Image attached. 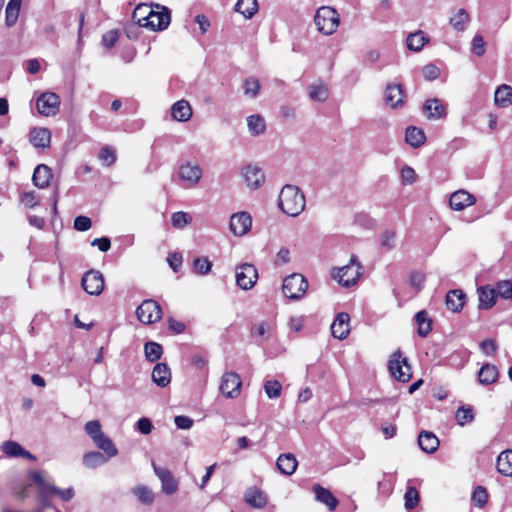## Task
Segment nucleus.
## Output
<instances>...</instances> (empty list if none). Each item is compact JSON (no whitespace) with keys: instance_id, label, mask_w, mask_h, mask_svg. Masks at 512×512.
Wrapping results in <instances>:
<instances>
[{"instance_id":"30","label":"nucleus","mask_w":512,"mask_h":512,"mask_svg":"<svg viewBox=\"0 0 512 512\" xmlns=\"http://www.w3.org/2000/svg\"><path fill=\"white\" fill-rule=\"evenodd\" d=\"M497 471L504 476H512V450L502 451L497 458Z\"/></svg>"},{"instance_id":"54","label":"nucleus","mask_w":512,"mask_h":512,"mask_svg":"<svg viewBox=\"0 0 512 512\" xmlns=\"http://www.w3.org/2000/svg\"><path fill=\"white\" fill-rule=\"evenodd\" d=\"M472 499L479 507H483L488 501V494L482 486L476 487L473 492Z\"/></svg>"},{"instance_id":"27","label":"nucleus","mask_w":512,"mask_h":512,"mask_svg":"<svg viewBox=\"0 0 512 512\" xmlns=\"http://www.w3.org/2000/svg\"><path fill=\"white\" fill-rule=\"evenodd\" d=\"M418 444L421 450L431 454L437 450L439 446V440L432 432L423 431L418 436Z\"/></svg>"},{"instance_id":"3","label":"nucleus","mask_w":512,"mask_h":512,"mask_svg":"<svg viewBox=\"0 0 512 512\" xmlns=\"http://www.w3.org/2000/svg\"><path fill=\"white\" fill-rule=\"evenodd\" d=\"M84 429L93 440L94 444L102 450L108 457H115L118 450L112 440L102 432L101 424L98 420L88 421Z\"/></svg>"},{"instance_id":"33","label":"nucleus","mask_w":512,"mask_h":512,"mask_svg":"<svg viewBox=\"0 0 512 512\" xmlns=\"http://www.w3.org/2000/svg\"><path fill=\"white\" fill-rule=\"evenodd\" d=\"M494 100L499 107H508L512 103V87L506 84L499 86L495 91Z\"/></svg>"},{"instance_id":"28","label":"nucleus","mask_w":512,"mask_h":512,"mask_svg":"<svg viewBox=\"0 0 512 512\" xmlns=\"http://www.w3.org/2000/svg\"><path fill=\"white\" fill-rule=\"evenodd\" d=\"M277 468L284 475H292L297 469V459L293 454H281L276 462Z\"/></svg>"},{"instance_id":"43","label":"nucleus","mask_w":512,"mask_h":512,"mask_svg":"<svg viewBox=\"0 0 512 512\" xmlns=\"http://www.w3.org/2000/svg\"><path fill=\"white\" fill-rule=\"evenodd\" d=\"M22 0H10L6 7V24L12 26L16 23Z\"/></svg>"},{"instance_id":"47","label":"nucleus","mask_w":512,"mask_h":512,"mask_svg":"<svg viewBox=\"0 0 512 512\" xmlns=\"http://www.w3.org/2000/svg\"><path fill=\"white\" fill-rule=\"evenodd\" d=\"M497 297L512 299V280H500L495 286Z\"/></svg>"},{"instance_id":"9","label":"nucleus","mask_w":512,"mask_h":512,"mask_svg":"<svg viewBox=\"0 0 512 512\" xmlns=\"http://www.w3.org/2000/svg\"><path fill=\"white\" fill-rule=\"evenodd\" d=\"M242 380L235 372H226L220 379V393L228 399H235L241 393Z\"/></svg>"},{"instance_id":"63","label":"nucleus","mask_w":512,"mask_h":512,"mask_svg":"<svg viewBox=\"0 0 512 512\" xmlns=\"http://www.w3.org/2000/svg\"><path fill=\"white\" fill-rule=\"evenodd\" d=\"M152 6L147 4H139L133 12V18L134 20L139 24V20L141 18H145L146 15H148L150 9Z\"/></svg>"},{"instance_id":"62","label":"nucleus","mask_w":512,"mask_h":512,"mask_svg":"<svg viewBox=\"0 0 512 512\" xmlns=\"http://www.w3.org/2000/svg\"><path fill=\"white\" fill-rule=\"evenodd\" d=\"M425 280V274L422 272H413L410 276V283L417 290H421L423 288Z\"/></svg>"},{"instance_id":"55","label":"nucleus","mask_w":512,"mask_h":512,"mask_svg":"<svg viewBox=\"0 0 512 512\" xmlns=\"http://www.w3.org/2000/svg\"><path fill=\"white\" fill-rule=\"evenodd\" d=\"M47 487L50 493L56 494L63 501H69L74 497V490L71 487L67 489H59L53 485Z\"/></svg>"},{"instance_id":"19","label":"nucleus","mask_w":512,"mask_h":512,"mask_svg":"<svg viewBox=\"0 0 512 512\" xmlns=\"http://www.w3.org/2000/svg\"><path fill=\"white\" fill-rule=\"evenodd\" d=\"M331 333L334 338L344 340L350 333V316L345 313H339L331 325Z\"/></svg>"},{"instance_id":"60","label":"nucleus","mask_w":512,"mask_h":512,"mask_svg":"<svg viewBox=\"0 0 512 512\" xmlns=\"http://www.w3.org/2000/svg\"><path fill=\"white\" fill-rule=\"evenodd\" d=\"M92 222L89 217L86 216H77L74 219V228L78 231L84 232L91 228Z\"/></svg>"},{"instance_id":"58","label":"nucleus","mask_w":512,"mask_h":512,"mask_svg":"<svg viewBox=\"0 0 512 512\" xmlns=\"http://www.w3.org/2000/svg\"><path fill=\"white\" fill-rule=\"evenodd\" d=\"M486 43L481 35H475L472 40V51L477 56H482L485 53Z\"/></svg>"},{"instance_id":"17","label":"nucleus","mask_w":512,"mask_h":512,"mask_svg":"<svg viewBox=\"0 0 512 512\" xmlns=\"http://www.w3.org/2000/svg\"><path fill=\"white\" fill-rule=\"evenodd\" d=\"M476 202L474 195L466 190H458L451 194L449 199V205L454 211H462Z\"/></svg>"},{"instance_id":"16","label":"nucleus","mask_w":512,"mask_h":512,"mask_svg":"<svg viewBox=\"0 0 512 512\" xmlns=\"http://www.w3.org/2000/svg\"><path fill=\"white\" fill-rule=\"evenodd\" d=\"M152 467L161 482L163 493L167 495L174 494L178 490V481L173 477L172 473L167 468L157 466L153 461Z\"/></svg>"},{"instance_id":"45","label":"nucleus","mask_w":512,"mask_h":512,"mask_svg":"<svg viewBox=\"0 0 512 512\" xmlns=\"http://www.w3.org/2000/svg\"><path fill=\"white\" fill-rule=\"evenodd\" d=\"M263 388L269 399H277L281 396L282 385L278 380H266L264 382Z\"/></svg>"},{"instance_id":"20","label":"nucleus","mask_w":512,"mask_h":512,"mask_svg":"<svg viewBox=\"0 0 512 512\" xmlns=\"http://www.w3.org/2000/svg\"><path fill=\"white\" fill-rule=\"evenodd\" d=\"M478 308L488 310L496 304V289L492 285H483L477 288Z\"/></svg>"},{"instance_id":"13","label":"nucleus","mask_w":512,"mask_h":512,"mask_svg":"<svg viewBox=\"0 0 512 512\" xmlns=\"http://www.w3.org/2000/svg\"><path fill=\"white\" fill-rule=\"evenodd\" d=\"M81 284L88 294L98 296L104 289V278L99 271L90 270L83 275Z\"/></svg>"},{"instance_id":"53","label":"nucleus","mask_w":512,"mask_h":512,"mask_svg":"<svg viewBox=\"0 0 512 512\" xmlns=\"http://www.w3.org/2000/svg\"><path fill=\"white\" fill-rule=\"evenodd\" d=\"M99 159L105 166H111L116 161V153L109 147H104L99 153Z\"/></svg>"},{"instance_id":"18","label":"nucleus","mask_w":512,"mask_h":512,"mask_svg":"<svg viewBox=\"0 0 512 512\" xmlns=\"http://www.w3.org/2000/svg\"><path fill=\"white\" fill-rule=\"evenodd\" d=\"M423 113L430 120H438L447 115V105L438 98H432L425 101Z\"/></svg>"},{"instance_id":"40","label":"nucleus","mask_w":512,"mask_h":512,"mask_svg":"<svg viewBox=\"0 0 512 512\" xmlns=\"http://www.w3.org/2000/svg\"><path fill=\"white\" fill-rule=\"evenodd\" d=\"M235 10L245 18L250 19L258 11L257 0H238L235 5Z\"/></svg>"},{"instance_id":"4","label":"nucleus","mask_w":512,"mask_h":512,"mask_svg":"<svg viewBox=\"0 0 512 512\" xmlns=\"http://www.w3.org/2000/svg\"><path fill=\"white\" fill-rule=\"evenodd\" d=\"M314 22L321 33L331 35L338 28L340 18L338 12L334 8L323 6L317 10Z\"/></svg>"},{"instance_id":"35","label":"nucleus","mask_w":512,"mask_h":512,"mask_svg":"<svg viewBox=\"0 0 512 512\" xmlns=\"http://www.w3.org/2000/svg\"><path fill=\"white\" fill-rule=\"evenodd\" d=\"M425 133L422 129L411 126L406 129L405 140L412 147H420L425 142Z\"/></svg>"},{"instance_id":"38","label":"nucleus","mask_w":512,"mask_h":512,"mask_svg":"<svg viewBox=\"0 0 512 512\" xmlns=\"http://www.w3.org/2000/svg\"><path fill=\"white\" fill-rule=\"evenodd\" d=\"M417 333L421 337H426L432 329V321L428 316V313L424 310L419 311L416 316Z\"/></svg>"},{"instance_id":"39","label":"nucleus","mask_w":512,"mask_h":512,"mask_svg":"<svg viewBox=\"0 0 512 512\" xmlns=\"http://www.w3.org/2000/svg\"><path fill=\"white\" fill-rule=\"evenodd\" d=\"M109 458L100 452L91 451L83 456V464L87 468L94 469L106 463Z\"/></svg>"},{"instance_id":"61","label":"nucleus","mask_w":512,"mask_h":512,"mask_svg":"<svg viewBox=\"0 0 512 512\" xmlns=\"http://www.w3.org/2000/svg\"><path fill=\"white\" fill-rule=\"evenodd\" d=\"M21 202L27 208H34L38 205L39 199L34 192H26L22 195Z\"/></svg>"},{"instance_id":"42","label":"nucleus","mask_w":512,"mask_h":512,"mask_svg":"<svg viewBox=\"0 0 512 512\" xmlns=\"http://www.w3.org/2000/svg\"><path fill=\"white\" fill-rule=\"evenodd\" d=\"M162 346L154 341H149L144 345L145 358L149 362H156L162 356Z\"/></svg>"},{"instance_id":"29","label":"nucleus","mask_w":512,"mask_h":512,"mask_svg":"<svg viewBox=\"0 0 512 512\" xmlns=\"http://www.w3.org/2000/svg\"><path fill=\"white\" fill-rule=\"evenodd\" d=\"M30 141L34 147L46 148L50 145L51 133L46 128H34L30 132Z\"/></svg>"},{"instance_id":"57","label":"nucleus","mask_w":512,"mask_h":512,"mask_svg":"<svg viewBox=\"0 0 512 512\" xmlns=\"http://www.w3.org/2000/svg\"><path fill=\"white\" fill-rule=\"evenodd\" d=\"M416 178V172L412 167L404 166L401 169V179L404 184L411 185L416 181Z\"/></svg>"},{"instance_id":"23","label":"nucleus","mask_w":512,"mask_h":512,"mask_svg":"<svg viewBox=\"0 0 512 512\" xmlns=\"http://www.w3.org/2000/svg\"><path fill=\"white\" fill-rule=\"evenodd\" d=\"M2 451L8 457H23L30 460H36V457L29 451L25 450L19 443L15 441H5L2 444Z\"/></svg>"},{"instance_id":"26","label":"nucleus","mask_w":512,"mask_h":512,"mask_svg":"<svg viewBox=\"0 0 512 512\" xmlns=\"http://www.w3.org/2000/svg\"><path fill=\"white\" fill-rule=\"evenodd\" d=\"M51 179L52 171L48 166L40 164L35 168L32 180L36 187L41 189L46 188L49 185Z\"/></svg>"},{"instance_id":"7","label":"nucleus","mask_w":512,"mask_h":512,"mask_svg":"<svg viewBox=\"0 0 512 512\" xmlns=\"http://www.w3.org/2000/svg\"><path fill=\"white\" fill-rule=\"evenodd\" d=\"M308 288L306 278L298 273L291 274L283 280L282 291L292 300H298L304 296Z\"/></svg>"},{"instance_id":"12","label":"nucleus","mask_w":512,"mask_h":512,"mask_svg":"<svg viewBox=\"0 0 512 512\" xmlns=\"http://www.w3.org/2000/svg\"><path fill=\"white\" fill-rule=\"evenodd\" d=\"M36 105L41 115L54 116L59 111L60 98L55 93L46 92L38 97Z\"/></svg>"},{"instance_id":"31","label":"nucleus","mask_w":512,"mask_h":512,"mask_svg":"<svg viewBox=\"0 0 512 512\" xmlns=\"http://www.w3.org/2000/svg\"><path fill=\"white\" fill-rule=\"evenodd\" d=\"M245 500L249 505L255 508H262L267 503V496L263 491L257 488H250L245 493Z\"/></svg>"},{"instance_id":"41","label":"nucleus","mask_w":512,"mask_h":512,"mask_svg":"<svg viewBox=\"0 0 512 512\" xmlns=\"http://www.w3.org/2000/svg\"><path fill=\"white\" fill-rule=\"evenodd\" d=\"M427 41L428 38L422 31L411 33L406 40L408 49L415 52L420 51Z\"/></svg>"},{"instance_id":"25","label":"nucleus","mask_w":512,"mask_h":512,"mask_svg":"<svg viewBox=\"0 0 512 512\" xmlns=\"http://www.w3.org/2000/svg\"><path fill=\"white\" fill-rule=\"evenodd\" d=\"M465 300L466 295L462 290H451L446 295V307L454 313L460 312L465 304Z\"/></svg>"},{"instance_id":"24","label":"nucleus","mask_w":512,"mask_h":512,"mask_svg":"<svg viewBox=\"0 0 512 512\" xmlns=\"http://www.w3.org/2000/svg\"><path fill=\"white\" fill-rule=\"evenodd\" d=\"M171 115L174 120L186 122L192 117V108L188 101L179 100L171 107Z\"/></svg>"},{"instance_id":"37","label":"nucleus","mask_w":512,"mask_h":512,"mask_svg":"<svg viewBox=\"0 0 512 512\" xmlns=\"http://www.w3.org/2000/svg\"><path fill=\"white\" fill-rule=\"evenodd\" d=\"M469 22L470 16L468 12L463 8L459 9L457 13L453 15L449 20V23L451 24L453 29L458 32H463L466 29Z\"/></svg>"},{"instance_id":"10","label":"nucleus","mask_w":512,"mask_h":512,"mask_svg":"<svg viewBox=\"0 0 512 512\" xmlns=\"http://www.w3.org/2000/svg\"><path fill=\"white\" fill-rule=\"evenodd\" d=\"M177 174L187 187H195L202 179L203 170L199 164L186 161L179 166Z\"/></svg>"},{"instance_id":"8","label":"nucleus","mask_w":512,"mask_h":512,"mask_svg":"<svg viewBox=\"0 0 512 512\" xmlns=\"http://www.w3.org/2000/svg\"><path fill=\"white\" fill-rule=\"evenodd\" d=\"M136 315L143 324H153L162 318V309L156 301L148 299L138 306Z\"/></svg>"},{"instance_id":"46","label":"nucleus","mask_w":512,"mask_h":512,"mask_svg":"<svg viewBox=\"0 0 512 512\" xmlns=\"http://www.w3.org/2000/svg\"><path fill=\"white\" fill-rule=\"evenodd\" d=\"M244 95L249 98H255L260 91L259 80L255 77H248L243 82Z\"/></svg>"},{"instance_id":"22","label":"nucleus","mask_w":512,"mask_h":512,"mask_svg":"<svg viewBox=\"0 0 512 512\" xmlns=\"http://www.w3.org/2000/svg\"><path fill=\"white\" fill-rule=\"evenodd\" d=\"M152 381L159 387H167L171 382V371L167 364L157 363L152 370Z\"/></svg>"},{"instance_id":"2","label":"nucleus","mask_w":512,"mask_h":512,"mask_svg":"<svg viewBox=\"0 0 512 512\" xmlns=\"http://www.w3.org/2000/svg\"><path fill=\"white\" fill-rule=\"evenodd\" d=\"M363 274V267L358 262L357 257L352 255L347 265L335 268L332 271V277L343 287H350L357 283Z\"/></svg>"},{"instance_id":"5","label":"nucleus","mask_w":512,"mask_h":512,"mask_svg":"<svg viewBox=\"0 0 512 512\" xmlns=\"http://www.w3.org/2000/svg\"><path fill=\"white\" fill-rule=\"evenodd\" d=\"M170 13L166 7L156 5L155 8L151 7L148 15L139 20V25L142 27H149L152 30H164L170 23Z\"/></svg>"},{"instance_id":"64","label":"nucleus","mask_w":512,"mask_h":512,"mask_svg":"<svg viewBox=\"0 0 512 512\" xmlns=\"http://www.w3.org/2000/svg\"><path fill=\"white\" fill-rule=\"evenodd\" d=\"M481 351L486 355H492L497 350V343L495 340L486 339L480 344Z\"/></svg>"},{"instance_id":"56","label":"nucleus","mask_w":512,"mask_h":512,"mask_svg":"<svg viewBox=\"0 0 512 512\" xmlns=\"http://www.w3.org/2000/svg\"><path fill=\"white\" fill-rule=\"evenodd\" d=\"M119 39L118 30H109L102 36V44L110 49L112 48Z\"/></svg>"},{"instance_id":"36","label":"nucleus","mask_w":512,"mask_h":512,"mask_svg":"<svg viewBox=\"0 0 512 512\" xmlns=\"http://www.w3.org/2000/svg\"><path fill=\"white\" fill-rule=\"evenodd\" d=\"M247 126L250 134L253 136H259L266 130L265 119L259 114L249 116L247 118Z\"/></svg>"},{"instance_id":"44","label":"nucleus","mask_w":512,"mask_h":512,"mask_svg":"<svg viewBox=\"0 0 512 512\" xmlns=\"http://www.w3.org/2000/svg\"><path fill=\"white\" fill-rule=\"evenodd\" d=\"M329 96V91L323 83L313 84L309 86V97L313 101L323 102Z\"/></svg>"},{"instance_id":"50","label":"nucleus","mask_w":512,"mask_h":512,"mask_svg":"<svg viewBox=\"0 0 512 512\" xmlns=\"http://www.w3.org/2000/svg\"><path fill=\"white\" fill-rule=\"evenodd\" d=\"M212 263L206 257H198L193 261V272L199 275H206L211 271Z\"/></svg>"},{"instance_id":"59","label":"nucleus","mask_w":512,"mask_h":512,"mask_svg":"<svg viewBox=\"0 0 512 512\" xmlns=\"http://www.w3.org/2000/svg\"><path fill=\"white\" fill-rule=\"evenodd\" d=\"M422 74L425 79L432 81L440 76V70L436 65L428 64L423 67Z\"/></svg>"},{"instance_id":"32","label":"nucleus","mask_w":512,"mask_h":512,"mask_svg":"<svg viewBox=\"0 0 512 512\" xmlns=\"http://www.w3.org/2000/svg\"><path fill=\"white\" fill-rule=\"evenodd\" d=\"M316 499L319 502L324 503L331 511L335 510L338 505V500L333 494L326 488L316 485L314 487Z\"/></svg>"},{"instance_id":"51","label":"nucleus","mask_w":512,"mask_h":512,"mask_svg":"<svg viewBox=\"0 0 512 512\" xmlns=\"http://www.w3.org/2000/svg\"><path fill=\"white\" fill-rule=\"evenodd\" d=\"M405 508L407 510H412L415 508L419 503V493L416 488L414 487H408L405 495Z\"/></svg>"},{"instance_id":"21","label":"nucleus","mask_w":512,"mask_h":512,"mask_svg":"<svg viewBox=\"0 0 512 512\" xmlns=\"http://www.w3.org/2000/svg\"><path fill=\"white\" fill-rule=\"evenodd\" d=\"M384 100L391 108H397L404 104V91L401 85L391 84L386 87Z\"/></svg>"},{"instance_id":"11","label":"nucleus","mask_w":512,"mask_h":512,"mask_svg":"<svg viewBox=\"0 0 512 512\" xmlns=\"http://www.w3.org/2000/svg\"><path fill=\"white\" fill-rule=\"evenodd\" d=\"M236 284L243 290L251 289L258 279V272L254 265L243 264L236 268Z\"/></svg>"},{"instance_id":"52","label":"nucleus","mask_w":512,"mask_h":512,"mask_svg":"<svg viewBox=\"0 0 512 512\" xmlns=\"http://www.w3.org/2000/svg\"><path fill=\"white\" fill-rule=\"evenodd\" d=\"M456 421L459 425L464 426L466 423L473 421L474 414L470 407H461L456 411Z\"/></svg>"},{"instance_id":"14","label":"nucleus","mask_w":512,"mask_h":512,"mask_svg":"<svg viewBox=\"0 0 512 512\" xmlns=\"http://www.w3.org/2000/svg\"><path fill=\"white\" fill-rule=\"evenodd\" d=\"M252 227V218L247 212H237L230 217L229 228L235 236L247 234Z\"/></svg>"},{"instance_id":"48","label":"nucleus","mask_w":512,"mask_h":512,"mask_svg":"<svg viewBox=\"0 0 512 512\" xmlns=\"http://www.w3.org/2000/svg\"><path fill=\"white\" fill-rule=\"evenodd\" d=\"M192 222V217L183 211L175 212L171 215L172 226L176 229H183Z\"/></svg>"},{"instance_id":"15","label":"nucleus","mask_w":512,"mask_h":512,"mask_svg":"<svg viewBox=\"0 0 512 512\" xmlns=\"http://www.w3.org/2000/svg\"><path fill=\"white\" fill-rule=\"evenodd\" d=\"M241 175L250 189L256 190L265 182V174L257 165L248 164L242 168Z\"/></svg>"},{"instance_id":"34","label":"nucleus","mask_w":512,"mask_h":512,"mask_svg":"<svg viewBox=\"0 0 512 512\" xmlns=\"http://www.w3.org/2000/svg\"><path fill=\"white\" fill-rule=\"evenodd\" d=\"M479 382L484 385L494 383L498 378V369L495 365L485 364L478 372Z\"/></svg>"},{"instance_id":"6","label":"nucleus","mask_w":512,"mask_h":512,"mask_svg":"<svg viewBox=\"0 0 512 512\" xmlns=\"http://www.w3.org/2000/svg\"><path fill=\"white\" fill-rule=\"evenodd\" d=\"M389 371L394 379L406 383L412 377L411 366L400 351H395L389 359Z\"/></svg>"},{"instance_id":"1","label":"nucleus","mask_w":512,"mask_h":512,"mask_svg":"<svg viewBox=\"0 0 512 512\" xmlns=\"http://www.w3.org/2000/svg\"><path fill=\"white\" fill-rule=\"evenodd\" d=\"M278 205L283 213L296 217L304 211L306 199L297 186L287 184L280 191Z\"/></svg>"},{"instance_id":"49","label":"nucleus","mask_w":512,"mask_h":512,"mask_svg":"<svg viewBox=\"0 0 512 512\" xmlns=\"http://www.w3.org/2000/svg\"><path fill=\"white\" fill-rule=\"evenodd\" d=\"M132 491L143 504L150 505L154 500L153 492L147 486H137Z\"/></svg>"}]
</instances>
